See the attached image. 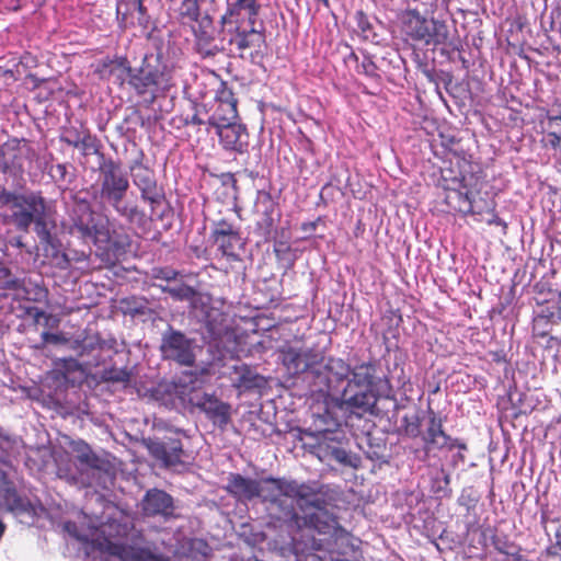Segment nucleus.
<instances>
[{
  "label": "nucleus",
  "mask_w": 561,
  "mask_h": 561,
  "mask_svg": "<svg viewBox=\"0 0 561 561\" xmlns=\"http://www.w3.org/2000/svg\"><path fill=\"white\" fill-rule=\"evenodd\" d=\"M256 497L268 503L278 519L300 530L312 529L320 535L335 536L343 530L339 517L328 510L329 488L318 482L264 478L259 480Z\"/></svg>",
  "instance_id": "obj_1"
},
{
  "label": "nucleus",
  "mask_w": 561,
  "mask_h": 561,
  "mask_svg": "<svg viewBox=\"0 0 561 561\" xmlns=\"http://www.w3.org/2000/svg\"><path fill=\"white\" fill-rule=\"evenodd\" d=\"M440 184L444 188V203L449 211L472 215L477 221L499 226L506 233L507 224L497 216L495 201L477 198L484 184L483 170L479 163L457 158L450 168L442 170Z\"/></svg>",
  "instance_id": "obj_2"
},
{
  "label": "nucleus",
  "mask_w": 561,
  "mask_h": 561,
  "mask_svg": "<svg viewBox=\"0 0 561 561\" xmlns=\"http://www.w3.org/2000/svg\"><path fill=\"white\" fill-rule=\"evenodd\" d=\"M261 9L260 0H232L220 16L221 43H227L241 58L247 53L254 58L266 45L263 24L257 27Z\"/></svg>",
  "instance_id": "obj_3"
},
{
  "label": "nucleus",
  "mask_w": 561,
  "mask_h": 561,
  "mask_svg": "<svg viewBox=\"0 0 561 561\" xmlns=\"http://www.w3.org/2000/svg\"><path fill=\"white\" fill-rule=\"evenodd\" d=\"M351 374V365L341 357L328 356L313 370L314 391L330 400L334 407L346 411L344 388Z\"/></svg>",
  "instance_id": "obj_4"
},
{
  "label": "nucleus",
  "mask_w": 561,
  "mask_h": 561,
  "mask_svg": "<svg viewBox=\"0 0 561 561\" xmlns=\"http://www.w3.org/2000/svg\"><path fill=\"white\" fill-rule=\"evenodd\" d=\"M10 217L18 230L28 232L34 225V231L39 241L44 244H53L54 225L48 221L47 204L39 192L22 194Z\"/></svg>",
  "instance_id": "obj_5"
},
{
  "label": "nucleus",
  "mask_w": 561,
  "mask_h": 561,
  "mask_svg": "<svg viewBox=\"0 0 561 561\" xmlns=\"http://www.w3.org/2000/svg\"><path fill=\"white\" fill-rule=\"evenodd\" d=\"M377 367L373 360L351 366V374L344 388V402L346 411L351 413H366L376 403L373 393Z\"/></svg>",
  "instance_id": "obj_6"
},
{
  "label": "nucleus",
  "mask_w": 561,
  "mask_h": 561,
  "mask_svg": "<svg viewBox=\"0 0 561 561\" xmlns=\"http://www.w3.org/2000/svg\"><path fill=\"white\" fill-rule=\"evenodd\" d=\"M128 85L148 105H152L158 98L164 96L173 82L165 66H153L145 60L140 67L133 68Z\"/></svg>",
  "instance_id": "obj_7"
},
{
  "label": "nucleus",
  "mask_w": 561,
  "mask_h": 561,
  "mask_svg": "<svg viewBox=\"0 0 561 561\" xmlns=\"http://www.w3.org/2000/svg\"><path fill=\"white\" fill-rule=\"evenodd\" d=\"M98 156L100 157L98 168L99 196L101 199L108 202L118 214L125 216L126 209L119 205L129 188L128 176L119 161H115L111 157L106 158L103 152H100Z\"/></svg>",
  "instance_id": "obj_8"
},
{
  "label": "nucleus",
  "mask_w": 561,
  "mask_h": 561,
  "mask_svg": "<svg viewBox=\"0 0 561 561\" xmlns=\"http://www.w3.org/2000/svg\"><path fill=\"white\" fill-rule=\"evenodd\" d=\"M401 32L407 39L435 46L445 44L449 36L445 21L428 20L415 9L402 13Z\"/></svg>",
  "instance_id": "obj_9"
},
{
  "label": "nucleus",
  "mask_w": 561,
  "mask_h": 561,
  "mask_svg": "<svg viewBox=\"0 0 561 561\" xmlns=\"http://www.w3.org/2000/svg\"><path fill=\"white\" fill-rule=\"evenodd\" d=\"M104 226V234L98 237L96 255L106 266L112 267L134 251V241L123 225L112 226L107 218Z\"/></svg>",
  "instance_id": "obj_10"
},
{
  "label": "nucleus",
  "mask_w": 561,
  "mask_h": 561,
  "mask_svg": "<svg viewBox=\"0 0 561 561\" xmlns=\"http://www.w3.org/2000/svg\"><path fill=\"white\" fill-rule=\"evenodd\" d=\"M107 216L95 213L91 205L82 201L78 203L71 214L69 232L84 242L91 241L98 245L99 234H104Z\"/></svg>",
  "instance_id": "obj_11"
},
{
  "label": "nucleus",
  "mask_w": 561,
  "mask_h": 561,
  "mask_svg": "<svg viewBox=\"0 0 561 561\" xmlns=\"http://www.w3.org/2000/svg\"><path fill=\"white\" fill-rule=\"evenodd\" d=\"M427 414V426L422 435L423 451L426 459L436 456V451L453 450L454 448L468 449L463 440L454 438L444 431V421L434 410L428 409Z\"/></svg>",
  "instance_id": "obj_12"
},
{
  "label": "nucleus",
  "mask_w": 561,
  "mask_h": 561,
  "mask_svg": "<svg viewBox=\"0 0 561 561\" xmlns=\"http://www.w3.org/2000/svg\"><path fill=\"white\" fill-rule=\"evenodd\" d=\"M194 340L188 339L183 332L169 327L163 332L160 352L163 359L172 360L180 366L192 367L195 365Z\"/></svg>",
  "instance_id": "obj_13"
},
{
  "label": "nucleus",
  "mask_w": 561,
  "mask_h": 561,
  "mask_svg": "<svg viewBox=\"0 0 561 561\" xmlns=\"http://www.w3.org/2000/svg\"><path fill=\"white\" fill-rule=\"evenodd\" d=\"M188 25L194 36L195 49L202 57H215L225 49V43H221V36L208 13H204Z\"/></svg>",
  "instance_id": "obj_14"
},
{
  "label": "nucleus",
  "mask_w": 561,
  "mask_h": 561,
  "mask_svg": "<svg viewBox=\"0 0 561 561\" xmlns=\"http://www.w3.org/2000/svg\"><path fill=\"white\" fill-rule=\"evenodd\" d=\"M146 447L152 458L160 461L164 468H175L186 463L187 457L183 444L178 436L149 438Z\"/></svg>",
  "instance_id": "obj_15"
},
{
  "label": "nucleus",
  "mask_w": 561,
  "mask_h": 561,
  "mask_svg": "<svg viewBox=\"0 0 561 561\" xmlns=\"http://www.w3.org/2000/svg\"><path fill=\"white\" fill-rule=\"evenodd\" d=\"M142 158L144 153L140 152V158L129 165L133 183L139 188L145 202L159 205L164 197L163 190L158 186L154 171L144 164Z\"/></svg>",
  "instance_id": "obj_16"
},
{
  "label": "nucleus",
  "mask_w": 561,
  "mask_h": 561,
  "mask_svg": "<svg viewBox=\"0 0 561 561\" xmlns=\"http://www.w3.org/2000/svg\"><path fill=\"white\" fill-rule=\"evenodd\" d=\"M280 355L284 366L294 375L309 371L312 376L316 366L323 359V353L313 347L284 346Z\"/></svg>",
  "instance_id": "obj_17"
},
{
  "label": "nucleus",
  "mask_w": 561,
  "mask_h": 561,
  "mask_svg": "<svg viewBox=\"0 0 561 561\" xmlns=\"http://www.w3.org/2000/svg\"><path fill=\"white\" fill-rule=\"evenodd\" d=\"M60 140L68 146L80 149L83 156L99 154L101 142L89 127L81 121L69 123L62 127Z\"/></svg>",
  "instance_id": "obj_18"
},
{
  "label": "nucleus",
  "mask_w": 561,
  "mask_h": 561,
  "mask_svg": "<svg viewBox=\"0 0 561 561\" xmlns=\"http://www.w3.org/2000/svg\"><path fill=\"white\" fill-rule=\"evenodd\" d=\"M253 213L257 216L256 230L259 233L265 238L271 236L276 220L280 218V213L277 202L270 192H257Z\"/></svg>",
  "instance_id": "obj_19"
},
{
  "label": "nucleus",
  "mask_w": 561,
  "mask_h": 561,
  "mask_svg": "<svg viewBox=\"0 0 561 561\" xmlns=\"http://www.w3.org/2000/svg\"><path fill=\"white\" fill-rule=\"evenodd\" d=\"M102 553L116 557L122 561H171L169 557L156 554L146 548H133L121 542L103 540L99 543Z\"/></svg>",
  "instance_id": "obj_20"
},
{
  "label": "nucleus",
  "mask_w": 561,
  "mask_h": 561,
  "mask_svg": "<svg viewBox=\"0 0 561 561\" xmlns=\"http://www.w3.org/2000/svg\"><path fill=\"white\" fill-rule=\"evenodd\" d=\"M215 128L219 136V142L225 150L240 154L248 151L249 133L245 125L237 122L220 123V125Z\"/></svg>",
  "instance_id": "obj_21"
},
{
  "label": "nucleus",
  "mask_w": 561,
  "mask_h": 561,
  "mask_svg": "<svg viewBox=\"0 0 561 561\" xmlns=\"http://www.w3.org/2000/svg\"><path fill=\"white\" fill-rule=\"evenodd\" d=\"M133 67L126 56L105 57L100 59L94 68V73L102 80L114 79V83L123 87L128 83Z\"/></svg>",
  "instance_id": "obj_22"
},
{
  "label": "nucleus",
  "mask_w": 561,
  "mask_h": 561,
  "mask_svg": "<svg viewBox=\"0 0 561 561\" xmlns=\"http://www.w3.org/2000/svg\"><path fill=\"white\" fill-rule=\"evenodd\" d=\"M141 510L148 517L161 516L164 519L175 517L173 497L160 489H150L146 492L141 501Z\"/></svg>",
  "instance_id": "obj_23"
},
{
  "label": "nucleus",
  "mask_w": 561,
  "mask_h": 561,
  "mask_svg": "<svg viewBox=\"0 0 561 561\" xmlns=\"http://www.w3.org/2000/svg\"><path fill=\"white\" fill-rule=\"evenodd\" d=\"M196 407L217 426L224 428L231 420L230 404L213 394L204 393Z\"/></svg>",
  "instance_id": "obj_24"
},
{
  "label": "nucleus",
  "mask_w": 561,
  "mask_h": 561,
  "mask_svg": "<svg viewBox=\"0 0 561 561\" xmlns=\"http://www.w3.org/2000/svg\"><path fill=\"white\" fill-rule=\"evenodd\" d=\"M54 373L56 379H62L71 386L80 385L87 376L83 365L72 357L57 359Z\"/></svg>",
  "instance_id": "obj_25"
},
{
  "label": "nucleus",
  "mask_w": 561,
  "mask_h": 561,
  "mask_svg": "<svg viewBox=\"0 0 561 561\" xmlns=\"http://www.w3.org/2000/svg\"><path fill=\"white\" fill-rule=\"evenodd\" d=\"M259 480L245 478L240 473H230L226 490L238 500L251 501L259 492Z\"/></svg>",
  "instance_id": "obj_26"
},
{
  "label": "nucleus",
  "mask_w": 561,
  "mask_h": 561,
  "mask_svg": "<svg viewBox=\"0 0 561 561\" xmlns=\"http://www.w3.org/2000/svg\"><path fill=\"white\" fill-rule=\"evenodd\" d=\"M115 341L108 343L102 340L99 334H85L82 339L70 342V350L79 357L89 359L98 350H114Z\"/></svg>",
  "instance_id": "obj_27"
},
{
  "label": "nucleus",
  "mask_w": 561,
  "mask_h": 561,
  "mask_svg": "<svg viewBox=\"0 0 561 561\" xmlns=\"http://www.w3.org/2000/svg\"><path fill=\"white\" fill-rule=\"evenodd\" d=\"M220 253L228 262L241 261L240 250L243 248L241 232L210 237Z\"/></svg>",
  "instance_id": "obj_28"
},
{
  "label": "nucleus",
  "mask_w": 561,
  "mask_h": 561,
  "mask_svg": "<svg viewBox=\"0 0 561 561\" xmlns=\"http://www.w3.org/2000/svg\"><path fill=\"white\" fill-rule=\"evenodd\" d=\"M1 504L14 514H25L33 511V505L26 496L18 493L12 483L3 488L0 495Z\"/></svg>",
  "instance_id": "obj_29"
},
{
  "label": "nucleus",
  "mask_w": 561,
  "mask_h": 561,
  "mask_svg": "<svg viewBox=\"0 0 561 561\" xmlns=\"http://www.w3.org/2000/svg\"><path fill=\"white\" fill-rule=\"evenodd\" d=\"M71 449L81 466L99 471L105 470L106 461L100 458L84 440L72 442Z\"/></svg>",
  "instance_id": "obj_30"
},
{
  "label": "nucleus",
  "mask_w": 561,
  "mask_h": 561,
  "mask_svg": "<svg viewBox=\"0 0 561 561\" xmlns=\"http://www.w3.org/2000/svg\"><path fill=\"white\" fill-rule=\"evenodd\" d=\"M131 530V524L127 520H119L110 518L106 523L101 526V537L96 538L93 542L94 547L100 551L99 543L103 540L111 539H125L128 537Z\"/></svg>",
  "instance_id": "obj_31"
},
{
  "label": "nucleus",
  "mask_w": 561,
  "mask_h": 561,
  "mask_svg": "<svg viewBox=\"0 0 561 561\" xmlns=\"http://www.w3.org/2000/svg\"><path fill=\"white\" fill-rule=\"evenodd\" d=\"M182 24L186 25L203 15L197 0H178L172 4Z\"/></svg>",
  "instance_id": "obj_32"
},
{
  "label": "nucleus",
  "mask_w": 561,
  "mask_h": 561,
  "mask_svg": "<svg viewBox=\"0 0 561 561\" xmlns=\"http://www.w3.org/2000/svg\"><path fill=\"white\" fill-rule=\"evenodd\" d=\"M238 103H218L217 108L213 116L209 118L208 124L213 127L220 125V123L236 122L238 118Z\"/></svg>",
  "instance_id": "obj_33"
},
{
  "label": "nucleus",
  "mask_w": 561,
  "mask_h": 561,
  "mask_svg": "<svg viewBox=\"0 0 561 561\" xmlns=\"http://www.w3.org/2000/svg\"><path fill=\"white\" fill-rule=\"evenodd\" d=\"M345 62H354L357 73L365 75L369 78H379L378 67L368 55H364L362 61L355 51H351L345 58Z\"/></svg>",
  "instance_id": "obj_34"
},
{
  "label": "nucleus",
  "mask_w": 561,
  "mask_h": 561,
  "mask_svg": "<svg viewBox=\"0 0 561 561\" xmlns=\"http://www.w3.org/2000/svg\"><path fill=\"white\" fill-rule=\"evenodd\" d=\"M232 369L237 375L233 381L237 388L251 389L256 386L257 375L247 364L234 365Z\"/></svg>",
  "instance_id": "obj_35"
},
{
  "label": "nucleus",
  "mask_w": 561,
  "mask_h": 561,
  "mask_svg": "<svg viewBox=\"0 0 561 561\" xmlns=\"http://www.w3.org/2000/svg\"><path fill=\"white\" fill-rule=\"evenodd\" d=\"M161 291L168 294L172 299L176 301H190L195 299L198 295L197 290L184 283L175 286H160Z\"/></svg>",
  "instance_id": "obj_36"
},
{
  "label": "nucleus",
  "mask_w": 561,
  "mask_h": 561,
  "mask_svg": "<svg viewBox=\"0 0 561 561\" xmlns=\"http://www.w3.org/2000/svg\"><path fill=\"white\" fill-rule=\"evenodd\" d=\"M145 0H131L130 3V13L137 20V25L141 28L142 32H149L152 26L151 16L148 13L147 8L144 4Z\"/></svg>",
  "instance_id": "obj_37"
},
{
  "label": "nucleus",
  "mask_w": 561,
  "mask_h": 561,
  "mask_svg": "<svg viewBox=\"0 0 561 561\" xmlns=\"http://www.w3.org/2000/svg\"><path fill=\"white\" fill-rule=\"evenodd\" d=\"M238 232H241L240 226L237 225L230 217L225 216L213 221L210 237L231 234Z\"/></svg>",
  "instance_id": "obj_38"
},
{
  "label": "nucleus",
  "mask_w": 561,
  "mask_h": 561,
  "mask_svg": "<svg viewBox=\"0 0 561 561\" xmlns=\"http://www.w3.org/2000/svg\"><path fill=\"white\" fill-rule=\"evenodd\" d=\"M130 371L124 368L110 367L102 371L101 378L106 382H122L128 383L130 381Z\"/></svg>",
  "instance_id": "obj_39"
},
{
  "label": "nucleus",
  "mask_w": 561,
  "mask_h": 561,
  "mask_svg": "<svg viewBox=\"0 0 561 561\" xmlns=\"http://www.w3.org/2000/svg\"><path fill=\"white\" fill-rule=\"evenodd\" d=\"M402 428L404 433L412 438L420 436L421 434V419L419 415H404L402 417Z\"/></svg>",
  "instance_id": "obj_40"
},
{
  "label": "nucleus",
  "mask_w": 561,
  "mask_h": 561,
  "mask_svg": "<svg viewBox=\"0 0 561 561\" xmlns=\"http://www.w3.org/2000/svg\"><path fill=\"white\" fill-rule=\"evenodd\" d=\"M492 543L496 551L505 556H515L519 552V548L506 537L495 536L492 538Z\"/></svg>",
  "instance_id": "obj_41"
},
{
  "label": "nucleus",
  "mask_w": 561,
  "mask_h": 561,
  "mask_svg": "<svg viewBox=\"0 0 561 561\" xmlns=\"http://www.w3.org/2000/svg\"><path fill=\"white\" fill-rule=\"evenodd\" d=\"M180 272L171 266H154L150 271L152 279H162L165 282L175 280L180 276Z\"/></svg>",
  "instance_id": "obj_42"
},
{
  "label": "nucleus",
  "mask_w": 561,
  "mask_h": 561,
  "mask_svg": "<svg viewBox=\"0 0 561 561\" xmlns=\"http://www.w3.org/2000/svg\"><path fill=\"white\" fill-rule=\"evenodd\" d=\"M322 543L320 540H312L311 543V551L305 553V552H298L297 551V559L298 561H324V558L320 557L316 551L321 550Z\"/></svg>",
  "instance_id": "obj_43"
},
{
  "label": "nucleus",
  "mask_w": 561,
  "mask_h": 561,
  "mask_svg": "<svg viewBox=\"0 0 561 561\" xmlns=\"http://www.w3.org/2000/svg\"><path fill=\"white\" fill-rule=\"evenodd\" d=\"M22 194H18L14 192L7 191L5 188L0 190V208L5 206H10L11 210L16 207L19 203V198Z\"/></svg>",
  "instance_id": "obj_44"
},
{
  "label": "nucleus",
  "mask_w": 561,
  "mask_h": 561,
  "mask_svg": "<svg viewBox=\"0 0 561 561\" xmlns=\"http://www.w3.org/2000/svg\"><path fill=\"white\" fill-rule=\"evenodd\" d=\"M216 101L217 103H238L237 99L234 98V93L224 81L220 83V88L217 90Z\"/></svg>",
  "instance_id": "obj_45"
},
{
  "label": "nucleus",
  "mask_w": 561,
  "mask_h": 561,
  "mask_svg": "<svg viewBox=\"0 0 561 561\" xmlns=\"http://www.w3.org/2000/svg\"><path fill=\"white\" fill-rule=\"evenodd\" d=\"M113 350H98L91 358L84 359V364L91 367H98L105 362L104 353L112 352Z\"/></svg>",
  "instance_id": "obj_46"
},
{
  "label": "nucleus",
  "mask_w": 561,
  "mask_h": 561,
  "mask_svg": "<svg viewBox=\"0 0 561 561\" xmlns=\"http://www.w3.org/2000/svg\"><path fill=\"white\" fill-rule=\"evenodd\" d=\"M64 529L73 538H76L79 541H87V538L84 536H81L78 531V526L75 522H66L64 524Z\"/></svg>",
  "instance_id": "obj_47"
},
{
  "label": "nucleus",
  "mask_w": 561,
  "mask_h": 561,
  "mask_svg": "<svg viewBox=\"0 0 561 561\" xmlns=\"http://www.w3.org/2000/svg\"><path fill=\"white\" fill-rule=\"evenodd\" d=\"M90 254H91V252L85 253V252L71 251L68 254H66L65 256H66L67 261H69V262L75 261L77 263H87L90 259Z\"/></svg>",
  "instance_id": "obj_48"
},
{
  "label": "nucleus",
  "mask_w": 561,
  "mask_h": 561,
  "mask_svg": "<svg viewBox=\"0 0 561 561\" xmlns=\"http://www.w3.org/2000/svg\"><path fill=\"white\" fill-rule=\"evenodd\" d=\"M43 340L46 343H51V344L65 343L67 341L62 335L56 334V333H49V332L43 333Z\"/></svg>",
  "instance_id": "obj_49"
},
{
  "label": "nucleus",
  "mask_w": 561,
  "mask_h": 561,
  "mask_svg": "<svg viewBox=\"0 0 561 561\" xmlns=\"http://www.w3.org/2000/svg\"><path fill=\"white\" fill-rule=\"evenodd\" d=\"M274 252L278 260H283L287 254L291 252V249L287 243L280 242L277 247H275Z\"/></svg>",
  "instance_id": "obj_50"
},
{
  "label": "nucleus",
  "mask_w": 561,
  "mask_h": 561,
  "mask_svg": "<svg viewBox=\"0 0 561 561\" xmlns=\"http://www.w3.org/2000/svg\"><path fill=\"white\" fill-rule=\"evenodd\" d=\"M333 455L337 461H340L342 463H346L348 456L344 449H341V448L334 449Z\"/></svg>",
  "instance_id": "obj_51"
},
{
  "label": "nucleus",
  "mask_w": 561,
  "mask_h": 561,
  "mask_svg": "<svg viewBox=\"0 0 561 561\" xmlns=\"http://www.w3.org/2000/svg\"><path fill=\"white\" fill-rule=\"evenodd\" d=\"M3 443H9V439L0 435V461L5 462V459L8 458L9 454L3 448Z\"/></svg>",
  "instance_id": "obj_52"
},
{
  "label": "nucleus",
  "mask_w": 561,
  "mask_h": 561,
  "mask_svg": "<svg viewBox=\"0 0 561 561\" xmlns=\"http://www.w3.org/2000/svg\"><path fill=\"white\" fill-rule=\"evenodd\" d=\"M48 297V290L44 287H37L36 289V297L34 300L42 301Z\"/></svg>",
  "instance_id": "obj_53"
},
{
  "label": "nucleus",
  "mask_w": 561,
  "mask_h": 561,
  "mask_svg": "<svg viewBox=\"0 0 561 561\" xmlns=\"http://www.w3.org/2000/svg\"><path fill=\"white\" fill-rule=\"evenodd\" d=\"M547 138H548V141H549L553 147L558 146V145H559V142L561 141V137H560L558 134H556V133H549V134L547 135Z\"/></svg>",
  "instance_id": "obj_54"
},
{
  "label": "nucleus",
  "mask_w": 561,
  "mask_h": 561,
  "mask_svg": "<svg viewBox=\"0 0 561 561\" xmlns=\"http://www.w3.org/2000/svg\"><path fill=\"white\" fill-rule=\"evenodd\" d=\"M461 451L462 450L459 449V451L453 456L454 467H456L459 462L463 463L466 461V456Z\"/></svg>",
  "instance_id": "obj_55"
},
{
  "label": "nucleus",
  "mask_w": 561,
  "mask_h": 561,
  "mask_svg": "<svg viewBox=\"0 0 561 561\" xmlns=\"http://www.w3.org/2000/svg\"><path fill=\"white\" fill-rule=\"evenodd\" d=\"M11 482L7 480V474L4 471L0 470V491L3 490L7 485H9Z\"/></svg>",
  "instance_id": "obj_56"
},
{
  "label": "nucleus",
  "mask_w": 561,
  "mask_h": 561,
  "mask_svg": "<svg viewBox=\"0 0 561 561\" xmlns=\"http://www.w3.org/2000/svg\"><path fill=\"white\" fill-rule=\"evenodd\" d=\"M492 359L496 363L505 362V354L503 352H493Z\"/></svg>",
  "instance_id": "obj_57"
},
{
  "label": "nucleus",
  "mask_w": 561,
  "mask_h": 561,
  "mask_svg": "<svg viewBox=\"0 0 561 561\" xmlns=\"http://www.w3.org/2000/svg\"><path fill=\"white\" fill-rule=\"evenodd\" d=\"M34 319L36 321H38L41 318H47V314L44 310H41V309H37V308H34Z\"/></svg>",
  "instance_id": "obj_58"
},
{
  "label": "nucleus",
  "mask_w": 561,
  "mask_h": 561,
  "mask_svg": "<svg viewBox=\"0 0 561 561\" xmlns=\"http://www.w3.org/2000/svg\"><path fill=\"white\" fill-rule=\"evenodd\" d=\"M192 124L194 125H202L204 124V121L197 115V114H194L192 117H191V121H190Z\"/></svg>",
  "instance_id": "obj_59"
},
{
  "label": "nucleus",
  "mask_w": 561,
  "mask_h": 561,
  "mask_svg": "<svg viewBox=\"0 0 561 561\" xmlns=\"http://www.w3.org/2000/svg\"><path fill=\"white\" fill-rule=\"evenodd\" d=\"M552 343L559 344V340L557 337L550 336V340L548 341V345L546 346L547 351L550 352L553 347Z\"/></svg>",
  "instance_id": "obj_60"
},
{
  "label": "nucleus",
  "mask_w": 561,
  "mask_h": 561,
  "mask_svg": "<svg viewBox=\"0 0 561 561\" xmlns=\"http://www.w3.org/2000/svg\"><path fill=\"white\" fill-rule=\"evenodd\" d=\"M9 288H18L20 286L19 279H11L7 282Z\"/></svg>",
  "instance_id": "obj_61"
},
{
  "label": "nucleus",
  "mask_w": 561,
  "mask_h": 561,
  "mask_svg": "<svg viewBox=\"0 0 561 561\" xmlns=\"http://www.w3.org/2000/svg\"><path fill=\"white\" fill-rule=\"evenodd\" d=\"M56 169L59 172L60 176L64 178L67 172L66 165L57 164Z\"/></svg>",
  "instance_id": "obj_62"
},
{
  "label": "nucleus",
  "mask_w": 561,
  "mask_h": 561,
  "mask_svg": "<svg viewBox=\"0 0 561 561\" xmlns=\"http://www.w3.org/2000/svg\"><path fill=\"white\" fill-rule=\"evenodd\" d=\"M444 483H445V486H448L450 483V476L448 473L444 474Z\"/></svg>",
  "instance_id": "obj_63"
},
{
  "label": "nucleus",
  "mask_w": 561,
  "mask_h": 561,
  "mask_svg": "<svg viewBox=\"0 0 561 561\" xmlns=\"http://www.w3.org/2000/svg\"><path fill=\"white\" fill-rule=\"evenodd\" d=\"M308 226H309L311 229H316L317 224H316V222H310V224H308Z\"/></svg>",
  "instance_id": "obj_64"
}]
</instances>
